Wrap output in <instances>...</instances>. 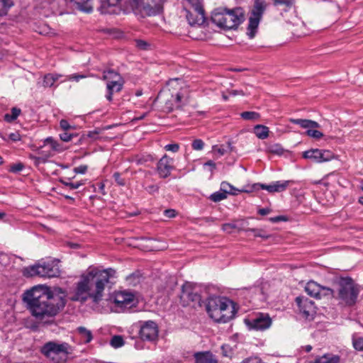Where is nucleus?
Listing matches in <instances>:
<instances>
[{"label":"nucleus","mask_w":363,"mask_h":363,"mask_svg":"<svg viewBox=\"0 0 363 363\" xmlns=\"http://www.w3.org/2000/svg\"><path fill=\"white\" fill-rule=\"evenodd\" d=\"M87 76L83 74L74 73L66 76L65 79L62 81H75L79 82L80 79H85Z\"/></svg>","instance_id":"obj_36"},{"label":"nucleus","mask_w":363,"mask_h":363,"mask_svg":"<svg viewBox=\"0 0 363 363\" xmlns=\"http://www.w3.org/2000/svg\"><path fill=\"white\" fill-rule=\"evenodd\" d=\"M30 157L34 161V163L35 165H38L40 163L45 162V159H43L40 157H35V156L30 155Z\"/></svg>","instance_id":"obj_56"},{"label":"nucleus","mask_w":363,"mask_h":363,"mask_svg":"<svg viewBox=\"0 0 363 363\" xmlns=\"http://www.w3.org/2000/svg\"><path fill=\"white\" fill-rule=\"evenodd\" d=\"M192 148L194 150H201L204 147V143L201 139H196L192 143Z\"/></svg>","instance_id":"obj_41"},{"label":"nucleus","mask_w":363,"mask_h":363,"mask_svg":"<svg viewBox=\"0 0 363 363\" xmlns=\"http://www.w3.org/2000/svg\"><path fill=\"white\" fill-rule=\"evenodd\" d=\"M241 117L247 121H257L259 118V114L255 111H245L241 113Z\"/></svg>","instance_id":"obj_33"},{"label":"nucleus","mask_w":363,"mask_h":363,"mask_svg":"<svg viewBox=\"0 0 363 363\" xmlns=\"http://www.w3.org/2000/svg\"><path fill=\"white\" fill-rule=\"evenodd\" d=\"M174 169L173 159L164 155L157 162V171L161 178H167Z\"/></svg>","instance_id":"obj_19"},{"label":"nucleus","mask_w":363,"mask_h":363,"mask_svg":"<svg viewBox=\"0 0 363 363\" xmlns=\"http://www.w3.org/2000/svg\"><path fill=\"white\" fill-rule=\"evenodd\" d=\"M269 220L272 223H277L282 220H286V218L282 216L272 217L269 218Z\"/></svg>","instance_id":"obj_57"},{"label":"nucleus","mask_w":363,"mask_h":363,"mask_svg":"<svg viewBox=\"0 0 363 363\" xmlns=\"http://www.w3.org/2000/svg\"><path fill=\"white\" fill-rule=\"evenodd\" d=\"M21 111L20 108L13 107L11 108V113H6L4 116V120L7 122H12L15 121L20 115Z\"/></svg>","instance_id":"obj_32"},{"label":"nucleus","mask_w":363,"mask_h":363,"mask_svg":"<svg viewBox=\"0 0 363 363\" xmlns=\"http://www.w3.org/2000/svg\"><path fill=\"white\" fill-rule=\"evenodd\" d=\"M255 134L259 139H266L269 136V128L262 125H257L254 128Z\"/></svg>","instance_id":"obj_30"},{"label":"nucleus","mask_w":363,"mask_h":363,"mask_svg":"<svg viewBox=\"0 0 363 363\" xmlns=\"http://www.w3.org/2000/svg\"><path fill=\"white\" fill-rule=\"evenodd\" d=\"M115 181L120 185V186H124L125 185V181L121 177V174L118 172H115L113 175Z\"/></svg>","instance_id":"obj_49"},{"label":"nucleus","mask_w":363,"mask_h":363,"mask_svg":"<svg viewBox=\"0 0 363 363\" xmlns=\"http://www.w3.org/2000/svg\"><path fill=\"white\" fill-rule=\"evenodd\" d=\"M182 96L179 93H177L176 95L175 99H174L175 103H176V107L180 106V103L182 101Z\"/></svg>","instance_id":"obj_59"},{"label":"nucleus","mask_w":363,"mask_h":363,"mask_svg":"<svg viewBox=\"0 0 363 363\" xmlns=\"http://www.w3.org/2000/svg\"><path fill=\"white\" fill-rule=\"evenodd\" d=\"M164 215L167 218H174L176 216V211L173 209H167L164 211Z\"/></svg>","instance_id":"obj_55"},{"label":"nucleus","mask_w":363,"mask_h":363,"mask_svg":"<svg viewBox=\"0 0 363 363\" xmlns=\"http://www.w3.org/2000/svg\"><path fill=\"white\" fill-rule=\"evenodd\" d=\"M244 10L241 7L233 9L219 7L211 14V21L218 27L225 29H235L244 21Z\"/></svg>","instance_id":"obj_4"},{"label":"nucleus","mask_w":363,"mask_h":363,"mask_svg":"<svg viewBox=\"0 0 363 363\" xmlns=\"http://www.w3.org/2000/svg\"><path fill=\"white\" fill-rule=\"evenodd\" d=\"M64 184L66 186L69 187L70 189H77L79 187H80L82 185H83L84 184L82 182H64Z\"/></svg>","instance_id":"obj_47"},{"label":"nucleus","mask_w":363,"mask_h":363,"mask_svg":"<svg viewBox=\"0 0 363 363\" xmlns=\"http://www.w3.org/2000/svg\"><path fill=\"white\" fill-rule=\"evenodd\" d=\"M140 335L143 340L154 341L158 336V328L153 321H147L140 328Z\"/></svg>","instance_id":"obj_18"},{"label":"nucleus","mask_w":363,"mask_h":363,"mask_svg":"<svg viewBox=\"0 0 363 363\" xmlns=\"http://www.w3.org/2000/svg\"><path fill=\"white\" fill-rule=\"evenodd\" d=\"M244 223L242 221H235L233 223H224L222 225V230L228 233H231L233 230H244Z\"/></svg>","instance_id":"obj_29"},{"label":"nucleus","mask_w":363,"mask_h":363,"mask_svg":"<svg viewBox=\"0 0 363 363\" xmlns=\"http://www.w3.org/2000/svg\"><path fill=\"white\" fill-rule=\"evenodd\" d=\"M266 8L267 3L265 0L254 1V6L249 18V23L247 29V35L250 39L255 36L259 22L266 10Z\"/></svg>","instance_id":"obj_8"},{"label":"nucleus","mask_w":363,"mask_h":363,"mask_svg":"<svg viewBox=\"0 0 363 363\" xmlns=\"http://www.w3.org/2000/svg\"><path fill=\"white\" fill-rule=\"evenodd\" d=\"M146 191L150 194H154L155 192L158 191L159 186L155 184L150 185L145 188Z\"/></svg>","instance_id":"obj_52"},{"label":"nucleus","mask_w":363,"mask_h":363,"mask_svg":"<svg viewBox=\"0 0 363 363\" xmlns=\"http://www.w3.org/2000/svg\"><path fill=\"white\" fill-rule=\"evenodd\" d=\"M234 189V187L226 182H223L220 184V191L227 194H233L232 191Z\"/></svg>","instance_id":"obj_38"},{"label":"nucleus","mask_w":363,"mask_h":363,"mask_svg":"<svg viewBox=\"0 0 363 363\" xmlns=\"http://www.w3.org/2000/svg\"><path fill=\"white\" fill-rule=\"evenodd\" d=\"M69 2L81 11L89 13L93 11L90 0H69Z\"/></svg>","instance_id":"obj_24"},{"label":"nucleus","mask_w":363,"mask_h":363,"mask_svg":"<svg viewBox=\"0 0 363 363\" xmlns=\"http://www.w3.org/2000/svg\"><path fill=\"white\" fill-rule=\"evenodd\" d=\"M74 351V347L66 342L49 341L40 349L41 353L52 363H65Z\"/></svg>","instance_id":"obj_5"},{"label":"nucleus","mask_w":363,"mask_h":363,"mask_svg":"<svg viewBox=\"0 0 363 363\" xmlns=\"http://www.w3.org/2000/svg\"><path fill=\"white\" fill-rule=\"evenodd\" d=\"M205 166H209L211 167V171L214 170L216 167V164L212 160H208L204 164Z\"/></svg>","instance_id":"obj_60"},{"label":"nucleus","mask_w":363,"mask_h":363,"mask_svg":"<svg viewBox=\"0 0 363 363\" xmlns=\"http://www.w3.org/2000/svg\"><path fill=\"white\" fill-rule=\"evenodd\" d=\"M60 271L55 267L52 262H43L33 266L26 267L23 270V274L27 277H55L59 275Z\"/></svg>","instance_id":"obj_10"},{"label":"nucleus","mask_w":363,"mask_h":363,"mask_svg":"<svg viewBox=\"0 0 363 363\" xmlns=\"http://www.w3.org/2000/svg\"><path fill=\"white\" fill-rule=\"evenodd\" d=\"M274 6H284L287 8H291L294 3L295 0H274Z\"/></svg>","instance_id":"obj_37"},{"label":"nucleus","mask_w":363,"mask_h":363,"mask_svg":"<svg viewBox=\"0 0 363 363\" xmlns=\"http://www.w3.org/2000/svg\"><path fill=\"white\" fill-rule=\"evenodd\" d=\"M164 150L172 152H177L179 150V145L177 143L168 144L164 146Z\"/></svg>","instance_id":"obj_45"},{"label":"nucleus","mask_w":363,"mask_h":363,"mask_svg":"<svg viewBox=\"0 0 363 363\" xmlns=\"http://www.w3.org/2000/svg\"><path fill=\"white\" fill-rule=\"evenodd\" d=\"M213 150L214 152H217L219 155H223L226 152L225 148L216 145L213 147Z\"/></svg>","instance_id":"obj_53"},{"label":"nucleus","mask_w":363,"mask_h":363,"mask_svg":"<svg viewBox=\"0 0 363 363\" xmlns=\"http://www.w3.org/2000/svg\"><path fill=\"white\" fill-rule=\"evenodd\" d=\"M296 302L298 306V309L306 318L313 315L315 313L314 303L307 298L297 297Z\"/></svg>","instance_id":"obj_21"},{"label":"nucleus","mask_w":363,"mask_h":363,"mask_svg":"<svg viewBox=\"0 0 363 363\" xmlns=\"http://www.w3.org/2000/svg\"><path fill=\"white\" fill-rule=\"evenodd\" d=\"M247 324L250 328L264 330L271 326L272 319L267 313H258Z\"/></svg>","instance_id":"obj_17"},{"label":"nucleus","mask_w":363,"mask_h":363,"mask_svg":"<svg viewBox=\"0 0 363 363\" xmlns=\"http://www.w3.org/2000/svg\"><path fill=\"white\" fill-rule=\"evenodd\" d=\"M338 284L340 286L338 298L347 305L351 306L355 303L359 294V290L354 286L353 280L350 277L341 278Z\"/></svg>","instance_id":"obj_7"},{"label":"nucleus","mask_w":363,"mask_h":363,"mask_svg":"<svg viewBox=\"0 0 363 363\" xmlns=\"http://www.w3.org/2000/svg\"><path fill=\"white\" fill-rule=\"evenodd\" d=\"M6 216V213L4 212L0 211V220L4 218Z\"/></svg>","instance_id":"obj_64"},{"label":"nucleus","mask_w":363,"mask_h":363,"mask_svg":"<svg viewBox=\"0 0 363 363\" xmlns=\"http://www.w3.org/2000/svg\"><path fill=\"white\" fill-rule=\"evenodd\" d=\"M227 198V195L222 191H216L210 196V199L214 202H219Z\"/></svg>","instance_id":"obj_35"},{"label":"nucleus","mask_w":363,"mask_h":363,"mask_svg":"<svg viewBox=\"0 0 363 363\" xmlns=\"http://www.w3.org/2000/svg\"><path fill=\"white\" fill-rule=\"evenodd\" d=\"M294 183L292 180H283L273 182L269 184H264L257 183L253 184L252 188L254 190H257L259 188L267 190L269 193H280L284 191L290 185Z\"/></svg>","instance_id":"obj_16"},{"label":"nucleus","mask_w":363,"mask_h":363,"mask_svg":"<svg viewBox=\"0 0 363 363\" xmlns=\"http://www.w3.org/2000/svg\"><path fill=\"white\" fill-rule=\"evenodd\" d=\"M87 169H88V166L83 164V165H80L79 167H75L74 169V172L76 174H84L86 172Z\"/></svg>","instance_id":"obj_48"},{"label":"nucleus","mask_w":363,"mask_h":363,"mask_svg":"<svg viewBox=\"0 0 363 363\" xmlns=\"http://www.w3.org/2000/svg\"><path fill=\"white\" fill-rule=\"evenodd\" d=\"M289 121L292 123L300 125L302 128L307 129L306 135L308 137L320 139L323 136L322 132L316 130V128H320V124L316 121L302 118H289Z\"/></svg>","instance_id":"obj_12"},{"label":"nucleus","mask_w":363,"mask_h":363,"mask_svg":"<svg viewBox=\"0 0 363 363\" xmlns=\"http://www.w3.org/2000/svg\"><path fill=\"white\" fill-rule=\"evenodd\" d=\"M270 209L269 208H260L259 211H258V213L259 214H260L261 216H266L267 215L268 213H270Z\"/></svg>","instance_id":"obj_61"},{"label":"nucleus","mask_w":363,"mask_h":363,"mask_svg":"<svg viewBox=\"0 0 363 363\" xmlns=\"http://www.w3.org/2000/svg\"><path fill=\"white\" fill-rule=\"evenodd\" d=\"M304 159L311 160L315 163H322L334 159V154L328 150L310 149L303 152Z\"/></svg>","instance_id":"obj_13"},{"label":"nucleus","mask_w":363,"mask_h":363,"mask_svg":"<svg viewBox=\"0 0 363 363\" xmlns=\"http://www.w3.org/2000/svg\"><path fill=\"white\" fill-rule=\"evenodd\" d=\"M23 301L30 314L46 325L54 323L55 317L66 303L63 297L55 295L49 287L43 286H35L26 291Z\"/></svg>","instance_id":"obj_1"},{"label":"nucleus","mask_w":363,"mask_h":363,"mask_svg":"<svg viewBox=\"0 0 363 363\" xmlns=\"http://www.w3.org/2000/svg\"><path fill=\"white\" fill-rule=\"evenodd\" d=\"M196 363H218L210 352H201L195 354Z\"/></svg>","instance_id":"obj_27"},{"label":"nucleus","mask_w":363,"mask_h":363,"mask_svg":"<svg viewBox=\"0 0 363 363\" xmlns=\"http://www.w3.org/2000/svg\"><path fill=\"white\" fill-rule=\"evenodd\" d=\"M353 346L356 350L363 351V337L354 339Z\"/></svg>","instance_id":"obj_42"},{"label":"nucleus","mask_w":363,"mask_h":363,"mask_svg":"<svg viewBox=\"0 0 363 363\" xmlns=\"http://www.w3.org/2000/svg\"><path fill=\"white\" fill-rule=\"evenodd\" d=\"M115 272L111 268L100 269L98 267H89L76 283L71 300L84 303L90 298L95 303H99L103 299L106 285Z\"/></svg>","instance_id":"obj_2"},{"label":"nucleus","mask_w":363,"mask_h":363,"mask_svg":"<svg viewBox=\"0 0 363 363\" xmlns=\"http://www.w3.org/2000/svg\"><path fill=\"white\" fill-rule=\"evenodd\" d=\"M9 138L13 141L20 140V135L17 133H12L9 134Z\"/></svg>","instance_id":"obj_58"},{"label":"nucleus","mask_w":363,"mask_h":363,"mask_svg":"<svg viewBox=\"0 0 363 363\" xmlns=\"http://www.w3.org/2000/svg\"><path fill=\"white\" fill-rule=\"evenodd\" d=\"M303 348L306 352H309L312 350V347L309 345L303 347Z\"/></svg>","instance_id":"obj_63"},{"label":"nucleus","mask_w":363,"mask_h":363,"mask_svg":"<svg viewBox=\"0 0 363 363\" xmlns=\"http://www.w3.org/2000/svg\"><path fill=\"white\" fill-rule=\"evenodd\" d=\"M72 137H73V135L69 134V133H68L67 132H65V133H61L60 135V139L62 141H64V142H69V141H70L72 140Z\"/></svg>","instance_id":"obj_50"},{"label":"nucleus","mask_w":363,"mask_h":363,"mask_svg":"<svg viewBox=\"0 0 363 363\" xmlns=\"http://www.w3.org/2000/svg\"><path fill=\"white\" fill-rule=\"evenodd\" d=\"M101 79L106 81V83L109 82H122L124 81L121 75L113 69H107L103 72Z\"/></svg>","instance_id":"obj_23"},{"label":"nucleus","mask_w":363,"mask_h":363,"mask_svg":"<svg viewBox=\"0 0 363 363\" xmlns=\"http://www.w3.org/2000/svg\"><path fill=\"white\" fill-rule=\"evenodd\" d=\"M24 168V165L22 163H16L11 165L9 171L13 173H17L22 171Z\"/></svg>","instance_id":"obj_43"},{"label":"nucleus","mask_w":363,"mask_h":363,"mask_svg":"<svg viewBox=\"0 0 363 363\" xmlns=\"http://www.w3.org/2000/svg\"><path fill=\"white\" fill-rule=\"evenodd\" d=\"M111 345L114 348H119L124 345V340L121 335H114L110 342Z\"/></svg>","instance_id":"obj_34"},{"label":"nucleus","mask_w":363,"mask_h":363,"mask_svg":"<svg viewBox=\"0 0 363 363\" xmlns=\"http://www.w3.org/2000/svg\"><path fill=\"white\" fill-rule=\"evenodd\" d=\"M62 75L60 74L49 73L44 76L43 86L44 87H52L55 82L58 80Z\"/></svg>","instance_id":"obj_28"},{"label":"nucleus","mask_w":363,"mask_h":363,"mask_svg":"<svg viewBox=\"0 0 363 363\" xmlns=\"http://www.w3.org/2000/svg\"><path fill=\"white\" fill-rule=\"evenodd\" d=\"M164 0H136L132 4L134 13L141 18L162 12Z\"/></svg>","instance_id":"obj_6"},{"label":"nucleus","mask_w":363,"mask_h":363,"mask_svg":"<svg viewBox=\"0 0 363 363\" xmlns=\"http://www.w3.org/2000/svg\"><path fill=\"white\" fill-rule=\"evenodd\" d=\"M154 160V157L149 154L137 155L133 159V161L137 164H143L148 162H153Z\"/></svg>","instance_id":"obj_31"},{"label":"nucleus","mask_w":363,"mask_h":363,"mask_svg":"<svg viewBox=\"0 0 363 363\" xmlns=\"http://www.w3.org/2000/svg\"><path fill=\"white\" fill-rule=\"evenodd\" d=\"M124 83L125 81L109 82V83H106L107 93L106 94V99L108 101H112L113 94L120 92L123 89Z\"/></svg>","instance_id":"obj_22"},{"label":"nucleus","mask_w":363,"mask_h":363,"mask_svg":"<svg viewBox=\"0 0 363 363\" xmlns=\"http://www.w3.org/2000/svg\"><path fill=\"white\" fill-rule=\"evenodd\" d=\"M185 11L191 26H201L205 22L204 11L199 0H186Z\"/></svg>","instance_id":"obj_9"},{"label":"nucleus","mask_w":363,"mask_h":363,"mask_svg":"<svg viewBox=\"0 0 363 363\" xmlns=\"http://www.w3.org/2000/svg\"><path fill=\"white\" fill-rule=\"evenodd\" d=\"M0 5L2 9H5V15L7 13V11L13 5V0H0Z\"/></svg>","instance_id":"obj_40"},{"label":"nucleus","mask_w":363,"mask_h":363,"mask_svg":"<svg viewBox=\"0 0 363 363\" xmlns=\"http://www.w3.org/2000/svg\"><path fill=\"white\" fill-rule=\"evenodd\" d=\"M206 311L210 317L218 323H227L236 313L234 303L224 297H212L208 301Z\"/></svg>","instance_id":"obj_3"},{"label":"nucleus","mask_w":363,"mask_h":363,"mask_svg":"<svg viewBox=\"0 0 363 363\" xmlns=\"http://www.w3.org/2000/svg\"><path fill=\"white\" fill-rule=\"evenodd\" d=\"M230 94L233 95V96H236V95H243V91L242 90H231L229 91Z\"/></svg>","instance_id":"obj_62"},{"label":"nucleus","mask_w":363,"mask_h":363,"mask_svg":"<svg viewBox=\"0 0 363 363\" xmlns=\"http://www.w3.org/2000/svg\"><path fill=\"white\" fill-rule=\"evenodd\" d=\"M246 231H250L254 233L255 237H260L262 238H268L269 236L264 233V231L260 229H256V228H249L246 230Z\"/></svg>","instance_id":"obj_39"},{"label":"nucleus","mask_w":363,"mask_h":363,"mask_svg":"<svg viewBox=\"0 0 363 363\" xmlns=\"http://www.w3.org/2000/svg\"><path fill=\"white\" fill-rule=\"evenodd\" d=\"M46 147H49L50 149V150H49L47 153H45L43 150L40 151V154L45 155L46 157H52L55 155V153L61 152L65 150L63 145L59 143L57 141L55 140L51 137L47 138L44 140L43 145L41 147V148L43 149Z\"/></svg>","instance_id":"obj_20"},{"label":"nucleus","mask_w":363,"mask_h":363,"mask_svg":"<svg viewBox=\"0 0 363 363\" xmlns=\"http://www.w3.org/2000/svg\"><path fill=\"white\" fill-rule=\"evenodd\" d=\"M180 299L183 306H191L194 308L201 306V298L197 289L190 283L183 285Z\"/></svg>","instance_id":"obj_11"},{"label":"nucleus","mask_w":363,"mask_h":363,"mask_svg":"<svg viewBox=\"0 0 363 363\" xmlns=\"http://www.w3.org/2000/svg\"><path fill=\"white\" fill-rule=\"evenodd\" d=\"M305 291L308 295L315 298H321L324 296L334 297L335 294L330 288L322 286L313 281L306 284Z\"/></svg>","instance_id":"obj_15"},{"label":"nucleus","mask_w":363,"mask_h":363,"mask_svg":"<svg viewBox=\"0 0 363 363\" xmlns=\"http://www.w3.org/2000/svg\"><path fill=\"white\" fill-rule=\"evenodd\" d=\"M77 332L79 335L82 342L84 344H88L93 340L91 331L84 326L78 327Z\"/></svg>","instance_id":"obj_26"},{"label":"nucleus","mask_w":363,"mask_h":363,"mask_svg":"<svg viewBox=\"0 0 363 363\" xmlns=\"http://www.w3.org/2000/svg\"><path fill=\"white\" fill-rule=\"evenodd\" d=\"M60 125L64 130H67L71 128V125L69 124L68 121L64 119L60 121Z\"/></svg>","instance_id":"obj_51"},{"label":"nucleus","mask_w":363,"mask_h":363,"mask_svg":"<svg viewBox=\"0 0 363 363\" xmlns=\"http://www.w3.org/2000/svg\"><path fill=\"white\" fill-rule=\"evenodd\" d=\"M136 47L140 50H147L150 45L143 40H137L135 41Z\"/></svg>","instance_id":"obj_44"},{"label":"nucleus","mask_w":363,"mask_h":363,"mask_svg":"<svg viewBox=\"0 0 363 363\" xmlns=\"http://www.w3.org/2000/svg\"><path fill=\"white\" fill-rule=\"evenodd\" d=\"M240 363H261V362L258 358L250 357L242 360Z\"/></svg>","instance_id":"obj_54"},{"label":"nucleus","mask_w":363,"mask_h":363,"mask_svg":"<svg viewBox=\"0 0 363 363\" xmlns=\"http://www.w3.org/2000/svg\"><path fill=\"white\" fill-rule=\"evenodd\" d=\"M113 302L121 310L130 309L135 306L137 301L135 295L129 291H118L115 294Z\"/></svg>","instance_id":"obj_14"},{"label":"nucleus","mask_w":363,"mask_h":363,"mask_svg":"<svg viewBox=\"0 0 363 363\" xmlns=\"http://www.w3.org/2000/svg\"><path fill=\"white\" fill-rule=\"evenodd\" d=\"M222 354L225 357H231L233 351L229 345H223L221 347Z\"/></svg>","instance_id":"obj_46"},{"label":"nucleus","mask_w":363,"mask_h":363,"mask_svg":"<svg viewBox=\"0 0 363 363\" xmlns=\"http://www.w3.org/2000/svg\"><path fill=\"white\" fill-rule=\"evenodd\" d=\"M310 363H340V357L332 353H327Z\"/></svg>","instance_id":"obj_25"}]
</instances>
